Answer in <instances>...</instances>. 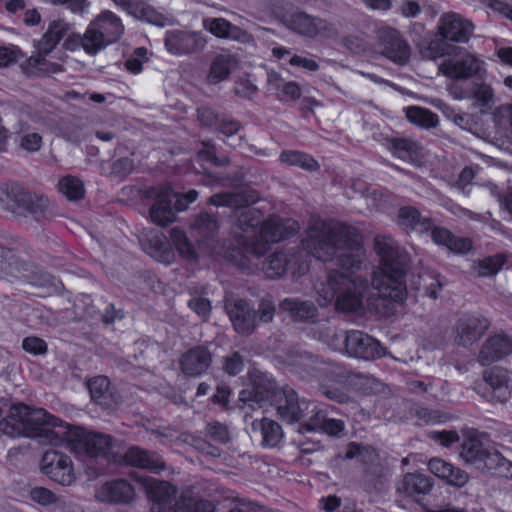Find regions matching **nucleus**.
I'll list each match as a JSON object with an SVG mask.
<instances>
[{"instance_id": "f257e3e1", "label": "nucleus", "mask_w": 512, "mask_h": 512, "mask_svg": "<svg viewBox=\"0 0 512 512\" xmlns=\"http://www.w3.org/2000/svg\"><path fill=\"white\" fill-rule=\"evenodd\" d=\"M303 247L318 260L334 261L339 269L316 286L319 304L326 306L334 301L335 308L344 312L362 308L365 285L356 272L361 267L364 251L356 230L341 223L315 220Z\"/></svg>"}, {"instance_id": "f03ea898", "label": "nucleus", "mask_w": 512, "mask_h": 512, "mask_svg": "<svg viewBox=\"0 0 512 512\" xmlns=\"http://www.w3.org/2000/svg\"><path fill=\"white\" fill-rule=\"evenodd\" d=\"M0 431L10 437H38L42 443L66 446L92 456L107 454L112 447L108 435L72 427L43 409H30L24 404L10 407L7 417L0 422Z\"/></svg>"}, {"instance_id": "7ed1b4c3", "label": "nucleus", "mask_w": 512, "mask_h": 512, "mask_svg": "<svg viewBox=\"0 0 512 512\" xmlns=\"http://www.w3.org/2000/svg\"><path fill=\"white\" fill-rule=\"evenodd\" d=\"M374 249L380 257V264L373 273L372 287L377 298H368L367 305L383 316H390L395 305L403 303L407 296L404 277V261L394 241L386 235H378Z\"/></svg>"}, {"instance_id": "20e7f679", "label": "nucleus", "mask_w": 512, "mask_h": 512, "mask_svg": "<svg viewBox=\"0 0 512 512\" xmlns=\"http://www.w3.org/2000/svg\"><path fill=\"white\" fill-rule=\"evenodd\" d=\"M136 481L146 490L152 512H214L211 502L196 500L186 495L175 503L176 489L168 482L142 476L137 477Z\"/></svg>"}, {"instance_id": "39448f33", "label": "nucleus", "mask_w": 512, "mask_h": 512, "mask_svg": "<svg viewBox=\"0 0 512 512\" xmlns=\"http://www.w3.org/2000/svg\"><path fill=\"white\" fill-rule=\"evenodd\" d=\"M124 32L122 19L112 11L104 10L93 18L84 32V51L95 55L106 46L119 41Z\"/></svg>"}, {"instance_id": "423d86ee", "label": "nucleus", "mask_w": 512, "mask_h": 512, "mask_svg": "<svg viewBox=\"0 0 512 512\" xmlns=\"http://www.w3.org/2000/svg\"><path fill=\"white\" fill-rule=\"evenodd\" d=\"M329 337L327 343L333 350L350 357L371 359L384 354L377 340L360 331L348 333L333 331Z\"/></svg>"}, {"instance_id": "0eeeda50", "label": "nucleus", "mask_w": 512, "mask_h": 512, "mask_svg": "<svg viewBox=\"0 0 512 512\" xmlns=\"http://www.w3.org/2000/svg\"><path fill=\"white\" fill-rule=\"evenodd\" d=\"M154 194L156 202L150 210V218L155 224L160 226L173 222L176 213L185 210L198 197V193L195 190L179 195L174 193L170 186L156 189Z\"/></svg>"}, {"instance_id": "6e6552de", "label": "nucleus", "mask_w": 512, "mask_h": 512, "mask_svg": "<svg viewBox=\"0 0 512 512\" xmlns=\"http://www.w3.org/2000/svg\"><path fill=\"white\" fill-rule=\"evenodd\" d=\"M297 230L298 223L295 220L273 217L261 223L256 239L247 247V252L260 256L267 251L269 243L279 242Z\"/></svg>"}, {"instance_id": "1a4fd4ad", "label": "nucleus", "mask_w": 512, "mask_h": 512, "mask_svg": "<svg viewBox=\"0 0 512 512\" xmlns=\"http://www.w3.org/2000/svg\"><path fill=\"white\" fill-rule=\"evenodd\" d=\"M70 30V25L63 20H55L49 24L46 33L37 45V53L30 57L29 64L41 73H56L59 65L46 60V56L57 46L59 41Z\"/></svg>"}, {"instance_id": "9d476101", "label": "nucleus", "mask_w": 512, "mask_h": 512, "mask_svg": "<svg viewBox=\"0 0 512 512\" xmlns=\"http://www.w3.org/2000/svg\"><path fill=\"white\" fill-rule=\"evenodd\" d=\"M439 71L453 80L483 77L486 73V63L476 54L460 50L453 57L445 59L439 65Z\"/></svg>"}, {"instance_id": "9b49d317", "label": "nucleus", "mask_w": 512, "mask_h": 512, "mask_svg": "<svg viewBox=\"0 0 512 512\" xmlns=\"http://www.w3.org/2000/svg\"><path fill=\"white\" fill-rule=\"evenodd\" d=\"M282 22L296 34L309 38L331 37L336 34V29L331 23L300 11L284 15Z\"/></svg>"}, {"instance_id": "f8f14e48", "label": "nucleus", "mask_w": 512, "mask_h": 512, "mask_svg": "<svg viewBox=\"0 0 512 512\" xmlns=\"http://www.w3.org/2000/svg\"><path fill=\"white\" fill-rule=\"evenodd\" d=\"M462 458L479 470H496L505 465L500 453L486 446L480 439H469L463 444Z\"/></svg>"}, {"instance_id": "ddd939ff", "label": "nucleus", "mask_w": 512, "mask_h": 512, "mask_svg": "<svg viewBox=\"0 0 512 512\" xmlns=\"http://www.w3.org/2000/svg\"><path fill=\"white\" fill-rule=\"evenodd\" d=\"M257 197L246 195L244 193L222 194L211 197V203L215 206H231L236 209L241 208V214L238 216V222L244 231L249 228H255L259 224V216L255 208L249 205L256 201Z\"/></svg>"}, {"instance_id": "4468645a", "label": "nucleus", "mask_w": 512, "mask_h": 512, "mask_svg": "<svg viewBox=\"0 0 512 512\" xmlns=\"http://www.w3.org/2000/svg\"><path fill=\"white\" fill-rule=\"evenodd\" d=\"M40 470L51 480L61 485H71L75 480L71 459L55 450H48L43 454Z\"/></svg>"}, {"instance_id": "2eb2a0df", "label": "nucleus", "mask_w": 512, "mask_h": 512, "mask_svg": "<svg viewBox=\"0 0 512 512\" xmlns=\"http://www.w3.org/2000/svg\"><path fill=\"white\" fill-rule=\"evenodd\" d=\"M47 199L22 190L7 192L0 187V206L14 214H36L47 206Z\"/></svg>"}, {"instance_id": "dca6fc26", "label": "nucleus", "mask_w": 512, "mask_h": 512, "mask_svg": "<svg viewBox=\"0 0 512 512\" xmlns=\"http://www.w3.org/2000/svg\"><path fill=\"white\" fill-rule=\"evenodd\" d=\"M268 397H271L279 417L288 423L301 420L303 412L310 407V403L304 400L300 402L295 391L290 388L275 390Z\"/></svg>"}, {"instance_id": "f3484780", "label": "nucleus", "mask_w": 512, "mask_h": 512, "mask_svg": "<svg viewBox=\"0 0 512 512\" xmlns=\"http://www.w3.org/2000/svg\"><path fill=\"white\" fill-rule=\"evenodd\" d=\"M437 29L443 39L465 43L472 36L474 25L460 14L450 12L440 17Z\"/></svg>"}, {"instance_id": "a211bd4d", "label": "nucleus", "mask_w": 512, "mask_h": 512, "mask_svg": "<svg viewBox=\"0 0 512 512\" xmlns=\"http://www.w3.org/2000/svg\"><path fill=\"white\" fill-rule=\"evenodd\" d=\"M206 44L204 37L197 32L172 30L167 31L165 46L174 55H184L203 49Z\"/></svg>"}, {"instance_id": "6ab92c4d", "label": "nucleus", "mask_w": 512, "mask_h": 512, "mask_svg": "<svg viewBox=\"0 0 512 512\" xmlns=\"http://www.w3.org/2000/svg\"><path fill=\"white\" fill-rule=\"evenodd\" d=\"M128 15L135 19L163 27L168 23V18L159 12L154 6L144 0H114Z\"/></svg>"}, {"instance_id": "aec40b11", "label": "nucleus", "mask_w": 512, "mask_h": 512, "mask_svg": "<svg viewBox=\"0 0 512 512\" xmlns=\"http://www.w3.org/2000/svg\"><path fill=\"white\" fill-rule=\"evenodd\" d=\"M379 37L383 41V54L398 64H404L409 58V46L402 40L399 33L390 27L379 29Z\"/></svg>"}, {"instance_id": "412c9836", "label": "nucleus", "mask_w": 512, "mask_h": 512, "mask_svg": "<svg viewBox=\"0 0 512 512\" xmlns=\"http://www.w3.org/2000/svg\"><path fill=\"white\" fill-rule=\"evenodd\" d=\"M96 498L106 503H128L134 496V488L125 480H112L97 488Z\"/></svg>"}, {"instance_id": "4be33fe9", "label": "nucleus", "mask_w": 512, "mask_h": 512, "mask_svg": "<svg viewBox=\"0 0 512 512\" xmlns=\"http://www.w3.org/2000/svg\"><path fill=\"white\" fill-rule=\"evenodd\" d=\"M489 322L480 315L461 318L457 324V337L461 345H469L479 339L487 330Z\"/></svg>"}, {"instance_id": "5701e85b", "label": "nucleus", "mask_w": 512, "mask_h": 512, "mask_svg": "<svg viewBox=\"0 0 512 512\" xmlns=\"http://www.w3.org/2000/svg\"><path fill=\"white\" fill-rule=\"evenodd\" d=\"M124 462L127 465L147 469L154 473H160L165 469V463L161 457L137 446L127 450L124 455Z\"/></svg>"}, {"instance_id": "b1692460", "label": "nucleus", "mask_w": 512, "mask_h": 512, "mask_svg": "<svg viewBox=\"0 0 512 512\" xmlns=\"http://www.w3.org/2000/svg\"><path fill=\"white\" fill-rule=\"evenodd\" d=\"M428 468L432 474L452 486L463 487L469 480L465 471L440 458H432L428 463Z\"/></svg>"}, {"instance_id": "393cba45", "label": "nucleus", "mask_w": 512, "mask_h": 512, "mask_svg": "<svg viewBox=\"0 0 512 512\" xmlns=\"http://www.w3.org/2000/svg\"><path fill=\"white\" fill-rule=\"evenodd\" d=\"M486 383L492 389L494 398L504 402L512 392V373L502 368H493L484 375Z\"/></svg>"}, {"instance_id": "a878e982", "label": "nucleus", "mask_w": 512, "mask_h": 512, "mask_svg": "<svg viewBox=\"0 0 512 512\" xmlns=\"http://www.w3.org/2000/svg\"><path fill=\"white\" fill-rule=\"evenodd\" d=\"M511 351L512 341L504 335H495L484 344L479 354V361L482 364H489L502 359Z\"/></svg>"}, {"instance_id": "bb28decb", "label": "nucleus", "mask_w": 512, "mask_h": 512, "mask_svg": "<svg viewBox=\"0 0 512 512\" xmlns=\"http://www.w3.org/2000/svg\"><path fill=\"white\" fill-rule=\"evenodd\" d=\"M296 262L297 259L295 256H292L290 259H288L286 253L278 252L269 257V259L263 265V270L269 278H276L281 276L286 271V269L292 270L293 274H304L308 267L300 265L296 271L294 268Z\"/></svg>"}, {"instance_id": "cd10ccee", "label": "nucleus", "mask_w": 512, "mask_h": 512, "mask_svg": "<svg viewBox=\"0 0 512 512\" xmlns=\"http://www.w3.org/2000/svg\"><path fill=\"white\" fill-rule=\"evenodd\" d=\"M229 317L235 330L239 334H249L255 328V313L243 301H238L234 306L227 305Z\"/></svg>"}, {"instance_id": "c85d7f7f", "label": "nucleus", "mask_w": 512, "mask_h": 512, "mask_svg": "<svg viewBox=\"0 0 512 512\" xmlns=\"http://www.w3.org/2000/svg\"><path fill=\"white\" fill-rule=\"evenodd\" d=\"M210 362L209 352L205 348L197 347L183 355L181 368L187 375L198 376L208 369Z\"/></svg>"}, {"instance_id": "c756f323", "label": "nucleus", "mask_w": 512, "mask_h": 512, "mask_svg": "<svg viewBox=\"0 0 512 512\" xmlns=\"http://www.w3.org/2000/svg\"><path fill=\"white\" fill-rule=\"evenodd\" d=\"M203 25L205 29L218 38H227L241 42H247L250 39V36L246 32L233 26L224 18L205 19Z\"/></svg>"}, {"instance_id": "7c9ffc66", "label": "nucleus", "mask_w": 512, "mask_h": 512, "mask_svg": "<svg viewBox=\"0 0 512 512\" xmlns=\"http://www.w3.org/2000/svg\"><path fill=\"white\" fill-rule=\"evenodd\" d=\"M141 242L145 252L156 261L165 264H170L174 261L176 253L167 246L164 236L151 234L150 237L142 239Z\"/></svg>"}, {"instance_id": "2f4dec72", "label": "nucleus", "mask_w": 512, "mask_h": 512, "mask_svg": "<svg viewBox=\"0 0 512 512\" xmlns=\"http://www.w3.org/2000/svg\"><path fill=\"white\" fill-rule=\"evenodd\" d=\"M238 66L237 59L230 54H221L215 57L207 76L209 83L216 84L225 80Z\"/></svg>"}, {"instance_id": "473e14b6", "label": "nucleus", "mask_w": 512, "mask_h": 512, "mask_svg": "<svg viewBox=\"0 0 512 512\" xmlns=\"http://www.w3.org/2000/svg\"><path fill=\"white\" fill-rule=\"evenodd\" d=\"M432 488L431 479L421 474H407L397 484V491L407 496L414 497L426 494Z\"/></svg>"}, {"instance_id": "72a5a7b5", "label": "nucleus", "mask_w": 512, "mask_h": 512, "mask_svg": "<svg viewBox=\"0 0 512 512\" xmlns=\"http://www.w3.org/2000/svg\"><path fill=\"white\" fill-rule=\"evenodd\" d=\"M398 224L405 229L418 232H425L430 228V221L422 217L417 209L413 207H402L398 213Z\"/></svg>"}, {"instance_id": "f704fd0d", "label": "nucleus", "mask_w": 512, "mask_h": 512, "mask_svg": "<svg viewBox=\"0 0 512 512\" xmlns=\"http://www.w3.org/2000/svg\"><path fill=\"white\" fill-rule=\"evenodd\" d=\"M260 425L263 445L269 448L277 446L283 437V431L280 425L267 418H264Z\"/></svg>"}, {"instance_id": "c9c22d12", "label": "nucleus", "mask_w": 512, "mask_h": 512, "mask_svg": "<svg viewBox=\"0 0 512 512\" xmlns=\"http://www.w3.org/2000/svg\"><path fill=\"white\" fill-rule=\"evenodd\" d=\"M407 119L418 126L430 128L438 124V117L431 111L421 107H410L406 111Z\"/></svg>"}, {"instance_id": "e433bc0d", "label": "nucleus", "mask_w": 512, "mask_h": 512, "mask_svg": "<svg viewBox=\"0 0 512 512\" xmlns=\"http://www.w3.org/2000/svg\"><path fill=\"white\" fill-rule=\"evenodd\" d=\"M58 190L69 200H77L84 195V186L81 180L75 177H63L58 183Z\"/></svg>"}, {"instance_id": "4c0bfd02", "label": "nucleus", "mask_w": 512, "mask_h": 512, "mask_svg": "<svg viewBox=\"0 0 512 512\" xmlns=\"http://www.w3.org/2000/svg\"><path fill=\"white\" fill-rule=\"evenodd\" d=\"M281 307L290 312L295 319L313 318L316 312L315 307L309 302H297L289 299L284 300Z\"/></svg>"}, {"instance_id": "58836bf2", "label": "nucleus", "mask_w": 512, "mask_h": 512, "mask_svg": "<svg viewBox=\"0 0 512 512\" xmlns=\"http://www.w3.org/2000/svg\"><path fill=\"white\" fill-rule=\"evenodd\" d=\"M280 160L288 165L299 166L307 170L317 168V162L312 157L298 151H284L280 155Z\"/></svg>"}, {"instance_id": "ea45409f", "label": "nucleus", "mask_w": 512, "mask_h": 512, "mask_svg": "<svg viewBox=\"0 0 512 512\" xmlns=\"http://www.w3.org/2000/svg\"><path fill=\"white\" fill-rule=\"evenodd\" d=\"M505 263V259L501 255L487 257L478 262L476 272L479 276H492L497 274Z\"/></svg>"}, {"instance_id": "a19ab883", "label": "nucleus", "mask_w": 512, "mask_h": 512, "mask_svg": "<svg viewBox=\"0 0 512 512\" xmlns=\"http://www.w3.org/2000/svg\"><path fill=\"white\" fill-rule=\"evenodd\" d=\"M312 406L311 412L314 413L308 422H305L299 426L298 432L304 433V432H321L325 421H326V415L321 411L317 410L316 406L314 404H310Z\"/></svg>"}, {"instance_id": "79ce46f5", "label": "nucleus", "mask_w": 512, "mask_h": 512, "mask_svg": "<svg viewBox=\"0 0 512 512\" xmlns=\"http://www.w3.org/2000/svg\"><path fill=\"white\" fill-rule=\"evenodd\" d=\"M171 240L181 256L187 259H192L196 256L193 246L187 241L186 236L181 231L173 229L171 231Z\"/></svg>"}, {"instance_id": "37998d69", "label": "nucleus", "mask_w": 512, "mask_h": 512, "mask_svg": "<svg viewBox=\"0 0 512 512\" xmlns=\"http://www.w3.org/2000/svg\"><path fill=\"white\" fill-rule=\"evenodd\" d=\"M109 379L105 376H96L88 382L91 397L100 401L109 390Z\"/></svg>"}, {"instance_id": "c03bdc74", "label": "nucleus", "mask_w": 512, "mask_h": 512, "mask_svg": "<svg viewBox=\"0 0 512 512\" xmlns=\"http://www.w3.org/2000/svg\"><path fill=\"white\" fill-rule=\"evenodd\" d=\"M30 498L35 503L42 506H49L57 503V496L47 488L44 487H35L31 489Z\"/></svg>"}, {"instance_id": "a18cd8bd", "label": "nucleus", "mask_w": 512, "mask_h": 512, "mask_svg": "<svg viewBox=\"0 0 512 512\" xmlns=\"http://www.w3.org/2000/svg\"><path fill=\"white\" fill-rule=\"evenodd\" d=\"M148 60L147 50L143 47L137 48L133 55L125 62V67L133 74H139L142 71L143 64Z\"/></svg>"}, {"instance_id": "49530a36", "label": "nucleus", "mask_w": 512, "mask_h": 512, "mask_svg": "<svg viewBox=\"0 0 512 512\" xmlns=\"http://www.w3.org/2000/svg\"><path fill=\"white\" fill-rule=\"evenodd\" d=\"M376 456L373 449L368 446H360L358 444H351L346 452V458H360L363 462H369Z\"/></svg>"}, {"instance_id": "de8ad7c7", "label": "nucleus", "mask_w": 512, "mask_h": 512, "mask_svg": "<svg viewBox=\"0 0 512 512\" xmlns=\"http://www.w3.org/2000/svg\"><path fill=\"white\" fill-rule=\"evenodd\" d=\"M23 349L33 355H42L47 351L45 341L38 337H26L22 342Z\"/></svg>"}, {"instance_id": "09e8293b", "label": "nucleus", "mask_w": 512, "mask_h": 512, "mask_svg": "<svg viewBox=\"0 0 512 512\" xmlns=\"http://www.w3.org/2000/svg\"><path fill=\"white\" fill-rule=\"evenodd\" d=\"M42 146V137L36 132L26 133L20 139V147L27 152H36Z\"/></svg>"}, {"instance_id": "8fccbe9b", "label": "nucleus", "mask_w": 512, "mask_h": 512, "mask_svg": "<svg viewBox=\"0 0 512 512\" xmlns=\"http://www.w3.org/2000/svg\"><path fill=\"white\" fill-rule=\"evenodd\" d=\"M420 285L423 286L426 294L433 299L437 297L438 291L441 288L440 281L430 274L420 276Z\"/></svg>"}, {"instance_id": "3c124183", "label": "nucleus", "mask_w": 512, "mask_h": 512, "mask_svg": "<svg viewBox=\"0 0 512 512\" xmlns=\"http://www.w3.org/2000/svg\"><path fill=\"white\" fill-rule=\"evenodd\" d=\"M474 98L480 105H488L494 99V90L487 84H479L474 90Z\"/></svg>"}, {"instance_id": "603ef678", "label": "nucleus", "mask_w": 512, "mask_h": 512, "mask_svg": "<svg viewBox=\"0 0 512 512\" xmlns=\"http://www.w3.org/2000/svg\"><path fill=\"white\" fill-rule=\"evenodd\" d=\"M54 4H66L73 13L86 14L90 7L88 0H49Z\"/></svg>"}, {"instance_id": "864d4df0", "label": "nucleus", "mask_w": 512, "mask_h": 512, "mask_svg": "<svg viewBox=\"0 0 512 512\" xmlns=\"http://www.w3.org/2000/svg\"><path fill=\"white\" fill-rule=\"evenodd\" d=\"M189 307L200 317L206 318L211 311V304L204 298H193L189 301Z\"/></svg>"}, {"instance_id": "5fc2aeb1", "label": "nucleus", "mask_w": 512, "mask_h": 512, "mask_svg": "<svg viewBox=\"0 0 512 512\" xmlns=\"http://www.w3.org/2000/svg\"><path fill=\"white\" fill-rule=\"evenodd\" d=\"M430 435L445 447H449L459 441V435L455 431H433Z\"/></svg>"}, {"instance_id": "6e6d98bb", "label": "nucleus", "mask_w": 512, "mask_h": 512, "mask_svg": "<svg viewBox=\"0 0 512 512\" xmlns=\"http://www.w3.org/2000/svg\"><path fill=\"white\" fill-rule=\"evenodd\" d=\"M235 93L246 98L252 97L257 90V87L246 79H240L235 84Z\"/></svg>"}, {"instance_id": "4d7b16f0", "label": "nucleus", "mask_w": 512, "mask_h": 512, "mask_svg": "<svg viewBox=\"0 0 512 512\" xmlns=\"http://www.w3.org/2000/svg\"><path fill=\"white\" fill-rule=\"evenodd\" d=\"M18 60V50L14 47H0V67H7Z\"/></svg>"}, {"instance_id": "13d9d810", "label": "nucleus", "mask_w": 512, "mask_h": 512, "mask_svg": "<svg viewBox=\"0 0 512 512\" xmlns=\"http://www.w3.org/2000/svg\"><path fill=\"white\" fill-rule=\"evenodd\" d=\"M449 117L457 126L465 130H470L474 123L473 118L470 115L466 113L456 112L454 110L451 111Z\"/></svg>"}, {"instance_id": "bf43d9fd", "label": "nucleus", "mask_w": 512, "mask_h": 512, "mask_svg": "<svg viewBox=\"0 0 512 512\" xmlns=\"http://www.w3.org/2000/svg\"><path fill=\"white\" fill-rule=\"evenodd\" d=\"M471 247H472V243L469 239L457 238V237L453 236L452 240L449 244L448 250L455 252V253L464 254V253L468 252L471 249Z\"/></svg>"}, {"instance_id": "052dcab7", "label": "nucleus", "mask_w": 512, "mask_h": 512, "mask_svg": "<svg viewBox=\"0 0 512 512\" xmlns=\"http://www.w3.org/2000/svg\"><path fill=\"white\" fill-rule=\"evenodd\" d=\"M414 143L405 139H399L394 143L395 154L403 159H407L414 150Z\"/></svg>"}, {"instance_id": "680f3d73", "label": "nucleus", "mask_w": 512, "mask_h": 512, "mask_svg": "<svg viewBox=\"0 0 512 512\" xmlns=\"http://www.w3.org/2000/svg\"><path fill=\"white\" fill-rule=\"evenodd\" d=\"M453 235L444 228H435L432 231V239L435 244L437 245H443L447 249L449 247V244L452 240Z\"/></svg>"}, {"instance_id": "e2e57ef3", "label": "nucleus", "mask_w": 512, "mask_h": 512, "mask_svg": "<svg viewBox=\"0 0 512 512\" xmlns=\"http://www.w3.org/2000/svg\"><path fill=\"white\" fill-rule=\"evenodd\" d=\"M243 361L238 354H233L225 360L224 369L229 375H236L242 370Z\"/></svg>"}, {"instance_id": "0e129e2a", "label": "nucleus", "mask_w": 512, "mask_h": 512, "mask_svg": "<svg viewBox=\"0 0 512 512\" xmlns=\"http://www.w3.org/2000/svg\"><path fill=\"white\" fill-rule=\"evenodd\" d=\"M289 62L293 66H299L308 71H316L319 68V65L313 59L298 55L292 56Z\"/></svg>"}, {"instance_id": "69168bd1", "label": "nucleus", "mask_w": 512, "mask_h": 512, "mask_svg": "<svg viewBox=\"0 0 512 512\" xmlns=\"http://www.w3.org/2000/svg\"><path fill=\"white\" fill-rule=\"evenodd\" d=\"M344 430V423L341 420L326 419L321 432L331 436H338Z\"/></svg>"}, {"instance_id": "338daca9", "label": "nucleus", "mask_w": 512, "mask_h": 512, "mask_svg": "<svg viewBox=\"0 0 512 512\" xmlns=\"http://www.w3.org/2000/svg\"><path fill=\"white\" fill-rule=\"evenodd\" d=\"M197 228L202 232H205L206 230L212 232L217 229V222L211 215L207 213L202 214L197 220Z\"/></svg>"}, {"instance_id": "774afa93", "label": "nucleus", "mask_w": 512, "mask_h": 512, "mask_svg": "<svg viewBox=\"0 0 512 512\" xmlns=\"http://www.w3.org/2000/svg\"><path fill=\"white\" fill-rule=\"evenodd\" d=\"M84 34L83 35H80V34H72V35H69L66 40L64 41V48L66 50H70V51H74L80 47H82L84 49Z\"/></svg>"}]
</instances>
